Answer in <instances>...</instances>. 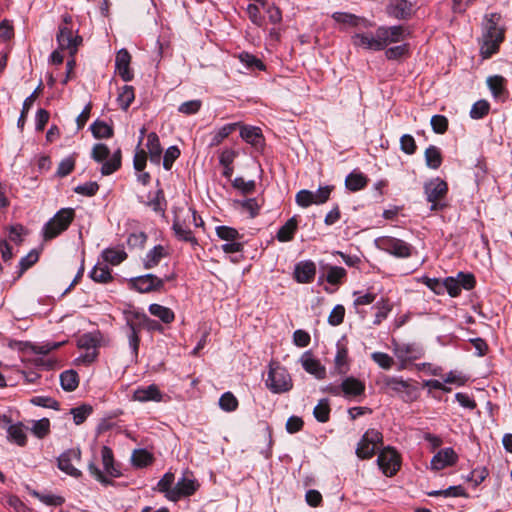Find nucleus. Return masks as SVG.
I'll return each instance as SVG.
<instances>
[{"label": "nucleus", "mask_w": 512, "mask_h": 512, "mask_svg": "<svg viewBox=\"0 0 512 512\" xmlns=\"http://www.w3.org/2000/svg\"><path fill=\"white\" fill-rule=\"evenodd\" d=\"M400 147L401 150L408 155L414 154L417 149L415 140L410 134H404L401 136Z\"/></svg>", "instance_id": "obj_60"}, {"label": "nucleus", "mask_w": 512, "mask_h": 512, "mask_svg": "<svg viewBox=\"0 0 512 512\" xmlns=\"http://www.w3.org/2000/svg\"><path fill=\"white\" fill-rule=\"evenodd\" d=\"M504 78L499 75L490 76L487 84L494 97H498L503 91Z\"/></svg>", "instance_id": "obj_58"}, {"label": "nucleus", "mask_w": 512, "mask_h": 512, "mask_svg": "<svg viewBox=\"0 0 512 512\" xmlns=\"http://www.w3.org/2000/svg\"><path fill=\"white\" fill-rule=\"evenodd\" d=\"M174 474L167 472L157 483V491L163 493L170 500V494L174 492Z\"/></svg>", "instance_id": "obj_40"}, {"label": "nucleus", "mask_w": 512, "mask_h": 512, "mask_svg": "<svg viewBox=\"0 0 512 512\" xmlns=\"http://www.w3.org/2000/svg\"><path fill=\"white\" fill-rule=\"evenodd\" d=\"M146 147L153 163L159 164L162 156V147L158 135L151 132L147 135Z\"/></svg>", "instance_id": "obj_29"}, {"label": "nucleus", "mask_w": 512, "mask_h": 512, "mask_svg": "<svg viewBox=\"0 0 512 512\" xmlns=\"http://www.w3.org/2000/svg\"><path fill=\"white\" fill-rule=\"evenodd\" d=\"M172 229L178 240L188 242L194 247L198 245V241L191 230V224L188 223L184 211H180L175 215Z\"/></svg>", "instance_id": "obj_14"}, {"label": "nucleus", "mask_w": 512, "mask_h": 512, "mask_svg": "<svg viewBox=\"0 0 512 512\" xmlns=\"http://www.w3.org/2000/svg\"><path fill=\"white\" fill-rule=\"evenodd\" d=\"M426 165L431 169H438L442 163L441 151L438 147L430 145L425 150Z\"/></svg>", "instance_id": "obj_37"}, {"label": "nucleus", "mask_w": 512, "mask_h": 512, "mask_svg": "<svg viewBox=\"0 0 512 512\" xmlns=\"http://www.w3.org/2000/svg\"><path fill=\"white\" fill-rule=\"evenodd\" d=\"M237 123H229L220 127L212 133L210 146L215 147L220 145L233 131L236 130Z\"/></svg>", "instance_id": "obj_34"}, {"label": "nucleus", "mask_w": 512, "mask_h": 512, "mask_svg": "<svg viewBox=\"0 0 512 512\" xmlns=\"http://www.w3.org/2000/svg\"><path fill=\"white\" fill-rule=\"evenodd\" d=\"M346 276V270L340 266H330L327 271L326 280L328 283L337 285Z\"/></svg>", "instance_id": "obj_50"}, {"label": "nucleus", "mask_w": 512, "mask_h": 512, "mask_svg": "<svg viewBox=\"0 0 512 512\" xmlns=\"http://www.w3.org/2000/svg\"><path fill=\"white\" fill-rule=\"evenodd\" d=\"M447 192V183L439 177L433 178L424 184V194L426 200L431 203V211H438L444 208L445 205L441 203V200L445 198Z\"/></svg>", "instance_id": "obj_9"}, {"label": "nucleus", "mask_w": 512, "mask_h": 512, "mask_svg": "<svg viewBox=\"0 0 512 512\" xmlns=\"http://www.w3.org/2000/svg\"><path fill=\"white\" fill-rule=\"evenodd\" d=\"M131 460L134 466L142 468L151 464L153 457L145 449H137L133 452Z\"/></svg>", "instance_id": "obj_45"}, {"label": "nucleus", "mask_w": 512, "mask_h": 512, "mask_svg": "<svg viewBox=\"0 0 512 512\" xmlns=\"http://www.w3.org/2000/svg\"><path fill=\"white\" fill-rule=\"evenodd\" d=\"M165 256V249L161 245L154 246L145 256L143 260L146 269H152L157 266L161 259Z\"/></svg>", "instance_id": "obj_33"}, {"label": "nucleus", "mask_w": 512, "mask_h": 512, "mask_svg": "<svg viewBox=\"0 0 512 512\" xmlns=\"http://www.w3.org/2000/svg\"><path fill=\"white\" fill-rule=\"evenodd\" d=\"M239 59L249 69H258V70L265 69L263 62L260 59H258L254 55L249 54L247 52L241 53L239 55Z\"/></svg>", "instance_id": "obj_52"}, {"label": "nucleus", "mask_w": 512, "mask_h": 512, "mask_svg": "<svg viewBox=\"0 0 512 512\" xmlns=\"http://www.w3.org/2000/svg\"><path fill=\"white\" fill-rule=\"evenodd\" d=\"M375 245L378 249L397 258H408L412 255V245L395 237H378L375 240Z\"/></svg>", "instance_id": "obj_10"}, {"label": "nucleus", "mask_w": 512, "mask_h": 512, "mask_svg": "<svg viewBox=\"0 0 512 512\" xmlns=\"http://www.w3.org/2000/svg\"><path fill=\"white\" fill-rule=\"evenodd\" d=\"M102 464L105 473L110 477H119L121 472L114 464L113 451L108 446H103L101 449Z\"/></svg>", "instance_id": "obj_28"}, {"label": "nucleus", "mask_w": 512, "mask_h": 512, "mask_svg": "<svg viewBox=\"0 0 512 512\" xmlns=\"http://www.w3.org/2000/svg\"><path fill=\"white\" fill-rule=\"evenodd\" d=\"M368 183V178L363 173L352 172L345 179V186L352 192L363 189Z\"/></svg>", "instance_id": "obj_31"}, {"label": "nucleus", "mask_w": 512, "mask_h": 512, "mask_svg": "<svg viewBox=\"0 0 512 512\" xmlns=\"http://www.w3.org/2000/svg\"><path fill=\"white\" fill-rule=\"evenodd\" d=\"M7 432L8 437L19 446L26 444L27 437L21 425H10Z\"/></svg>", "instance_id": "obj_49"}, {"label": "nucleus", "mask_w": 512, "mask_h": 512, "mask_svg": "<svg viewBox=\"0 0 512 512\" xmlns=\"http://www.w3.org/2000/svg\"><path fill=\"white\" fill-rule=\"evenodd\" d=\"M90 277L98 283H108L112 280L111 270L103 264H96L90 272Z\"/></svg>", "instance_id": "obj_38"}, {"label": "nucleus", "mask_w": 512, "mask_h": 512, "mask_svg": "<svg viewBox=\"0 0 512 512\" xmlns=\"http://www.w3.org/2000/svg\"><path fill=\"white\" fill-rule=\"evenodd\" d=\"M92 134L97 139L110 138L113 135V129L104 121H95L90 127Z\"/></svg>", "instance_id": "obj_43"}, {"label": "nucleus", "mask_w": 512, "mask_h": 512, "mask_svg": "<svg viewBox=\"0 0 512 512\" xmlns=\"http://www.w3.org/2000/svg\"><path fill=\"white\" fill-rule=\"evenodd\" d=\"M149 312L166 324L171 323L175 318L174 312L170 308L156 303L149 306Z\"/></svg>", "instance_id": "obj_35"}, {"label": "nucleus", "mask_w": 512, "mask_h": 512, "mask_svg": "<svg viewBox=\"0 0 512 512\" xmlns=\"http://www.w3.org/2000/svg\"><path fill=\"white\" fill-rule=\"evenodd\" d=\"M432 130L437 134H443L448 129V119L444 115H434L430 120Z\"/></svg>", "instance_id": "obj_55"}, {"label": "nucleus", "mask_w": 512, "mask_h": 512, "mask_svg": "<svg viewBox=\"0 0 512 512\" xmlns=\"http://www.w3.org/2000/svg\"><path fill=\"white\" fill-rule=\"evenodd\" d=\"M382 444V433L374 428L368 429L357 445L356 455L360 459H370Z\"/></svg>", "instance_id": "obj_11"}, {"label": "nucleus", "mask_w": 512, "mask_h": 512, "mask_svg": "<svg viewBox=\"0 0 512 512\" xmlns=\"http://www.w3.org/2000/svg\"><path fill=\"white\" fill-rule=\"evenodd\" d=\"M458 456L453 448H444L438 451L431 459L430 465L433 470H441L456 464Z\"/></svg>", "instance_id": "obj_20"}, {"label": "nucleus", "mask_w": 512, "mask_h": 512, "mask_svg": "<svg viewBox=\"0 0 512 512\" xmlns=\"http://www.w3.org/2000/svg\"><path fill=\"white\" fill-rule=\"evenodd\" d=\"M341 391L345 397L361 396L365 392V384L354 377H347L341 383Z\"/></svg>", "instance_id": "obj_26"}, {"label": "nucleus", "mask_w": 512, "mask_h": 512, "mask_svg": "<svg viewBox=\"0 0 512 512\" xmlns=\"http://www.w3.org/2000/svg\"><path fill=\"white\" fill-rule=\"evenodd\" d=\"M333 186L326 185L323 187H319L317 191L313 192L314 204L320 205L325 203L329 197L331 192L333 191Z\"/></svg>", "instance_id": "obj_61"}, {"label": "nucleus", "mask_w": 512, "mask_h": 512, "mask_svg": "<svg viewBox=\"0 0 512 512\" xmlns=\"http://www.w3.org/2000/svg\"><path fill=\"white\" fill-rule=\"evenodd\" d=\"M379 383L386 393L397 395L404 402H413L418 398V388L413 385L411 380H404L398 376L383 375Z\"/></svg>", "instance_id": "obj_2"}, {"label": "nucleus", "mask_w": 512, "mask_h": 512, "mask_svg": "<svg viewBox=\"0 0 512 512\" xmlns=\"http://www.w3.org/2000/svg\"><path fill=\"white\" fill-rule=\"evenodd\" d=\"M219 406L222 410L232 412L238 407V400L231 392H225L219 399Z\"/></svg>", "instance_id": "obj_51"}, {"label": "nucleus", "mask_w": 512, "mask_h": 512, "mask_svg": "<svg viewBox=\"0 0 512 512\" xmlns=\"http://www.w3.org/2000/svg\"><path fill=\"white\" fill-rule=\"evenodd\" d=\"M414 4L408 0L390 2L386 7V13L398 20H407L413 14Z\"/></svg>", "instance_id": "obj_18"}, {"label": "nucleus", "mask_w": 512, "mask_h": 512, "mask_svg": "<svg viewBox=\"0 0 512 512\" xmlns=\"http://www.w3.org/2000/svg\"><path fill=\"white\" fill-rule=\"evenodd\" d=\"M298 222L295 217L290 218L277 232L276 238L280 242L291 241L297 230Z\"/></svg>", "instance_id": "obj_32"}, {"label": "nucleus", "mask_w": 512, "mask_h": 512, "mask_svg": "<svg viewBox=\"0 0 512 512\" xmlns=\"http://www.w3.org/2000/svg\"><path fill=\"white\" fill-rule=\"evenodd\" d=\"M332 17L338 23L346 24L353 27L362 26L364 28H368L372 25L371 22H369L365 18L350 13L335 12L332 15Z\"/></svg>", "instance_id": "obj_27"}, {"label": "nucleus", "mask_w": 512, "mask_h": 512, "mask_svg": "<svg viewBox=\"0 0 512 512\" xmlns=\"http://www.w3.org/2000/svg\"><path fill=\"white\" fill-rule=\"evenodd\" d=\"M371 359L381 368L390 369L394 363L393 358L384 352H373Z\"/></svg>", "instance_id": "obj_54"}, {"label": "nucleus", "mask_w": 512, "mask_h": 512, "mask_svg": "<svg viewBox=\"0 0 512 512\" xmlns=\"http://www.w3.org/2000/svg\"><path fill=\"white\" fill-rule=\"evenodd\" d=\"M313 414L319 422H327L330 416V407L328 400H320L319 403L314 407Z\"/></svg>", "instance_id": "obj_48"}, {"label": "nucleus", "mask_w": 512, "mask_h": 512, "mask_svg": "<svg viewBox=\"0 0 512 512\" xmlns=\"http://www.w3.org/2000/svg\"><path fill=\"white\" fill-rule=\"evenodd\" d=\"M303 369L313 375L316 379L322 380L326 376V369L318 359L313 357L310 351H306L300 358Z\"/></svg>", "instance_id": "obj_19"}, {"label": "nucleus", "mask_w": 512, "mask_h": 512, "mask_svg": "<svg viewBox=\"0 0 512 512\" xmlns=\"http://www.w3.org/2000/svg\"><path fill=\"white\" fill-rule=\"evenodd\" d=\"M91 157L99 163H103L101 174L111 175L121 167V150L118 149L110 156V150L107 145L98 143L94 145Z\"/></svg>", "instance_id": "obj_5"}, {"label": "nucleus", "mask_w": 512, "mask_h": 512, "mask_svg": "<svg viewBox=\"0 0 512 512\" xmlns=\"http://www.w3.org/2000/svg\"><path fill=\"white\" fill-rule=\"evenodd\" d=\"M202 107V101L199 99H194L190 101L183 102L178 107V112L184 115H194L196 114Z\"/></svg>", "instance_id": "obj_53"}, {"label": "nucleus", "mask_w": 512, "mask_h": 512, "mask_svg": "<svg viewBox=\"0 0 512 512\" xmlns=\"http://www.w3.org/2000/svg\"><path fill=\"white\" fill-rule=\"evenodd\" d=\"M134 99V88L130 85L123 86L117 97L118 104L123 110H127Z\"/></svg>", "instance_id": "obj_42"}, {"label": "nucleus", "mask_w": 512, "mask_h": 512, "mask_svg": "<svg viewBox=\"0 0 512 512\" xmlns=\"http://www.w3.org/2000/svg\"><path fill=\"white\" fill-rule=\"evenodd\" d=\"M504 39V31L497 26L492 19H487L483 33V44L481 54L488 58L497 52L500 43Z\"/></svg>", "instance_id": "obj_8"}, {"label": "nucleus", "mask_w": 512, "mask_h": 512, "mask_svg": "<svg viewBox=\"0 0 512 512\" xmlns=\"http://www.w3.org/2000/svg\"><path fill=\"white\" fill-rule=\"evenodd\" d=\"M102 258L111 265H119L127 258V253L123 249L107 248L102 252Z\"/></svg>", "instance_id": "obj_36"}, {"label": "nucleus", "mask_w": 512, "mask_h": 512, "mask_svg": "<svg viewBox=\"0 0 512 512\" xmlns=\"http://www.w3.org/2000/svg\"><path fill=\"white\" fill-rule=\"evenodd\" d=\"M344 315H345V308H344V306L336 305L332 309V311H331V313H330V315L328 317L329 324H331L332 326L340 325L343 322V320H344Z\"/></svg>", "instance_id": "obj_64"}, {"label": "nucleus", "mask_w": 512, "mask_h": 512, "mask_svg": "<svg viewBox=\"0 0 512 512\" xmlns=\"http://www.w3.org/2000/svg\"><path fill=\"white\" fill-rule=\"evenodd\" d=\"M217 236L226 242L234 241V240H240L242 236L240 233L233 227L230 226H217L216 229Z\"/></svg>", "instance_id": "obj_46"}, {"label": "nucleus", "mask_w": 512, "mask_h": 512, "mask_svg": "<svg viewBox=\"0 0 512 512\" xmlns=\"http://www.w3.org/2000/svg\"><path fill=\"white\" fill-rule=\"evenodd\" d=\"M131 55L126 49H121L117 52L115 58V67L118 71L119 76L123 81L128 82L133 78V74L130 71Z\"/></svg>", "instance_id": "obj_24"}, {"label": "nucleus", "mask_w": 512, "mask_h": 512, "mask_svg": "<svg viewBox=\"0 0 512 512\" xmlns=\"http://www.w3.org/2000/svg\"><path fill=\"white\" fill-rule=\"evenodd\" d=\"M132 399L138 402H161L163 399V394L157 385L150 384L148 386L138 387L136 390H134Z\"/></svg>", "instance_id": "obj_21"}, {"label": "nucleus", "mask_w": 512, "mask_h": 512, "mask_svg": "<svg viewBox=\"0 0 512 512\" xmlns=\"http://www.w3.org/2000/svg\"><path fill=\"white\" fill-rule=\"evenodd\" d=\"M198 484L194 479L182 477L174 486V492L170 494V501L176 502L182 497L190 496L195 493Z\"/></svg>", "instance_id": "obj_22"}, {"label": "nucleus", "mask_w": 512, "mask_h": 512, "mask_svg": "<svg viewBox=\"0 0 512 512\" xmlns=\"http://www.w3.org/2000/svg\"><path fill=\"white\" fill-rule=\"evenodd\" d=\"M166 280H169L166 277ZM131 286L140 293H149L152 291H160L165 283V279H161L153 274H146L134 277L130 280Z\"/></svg>", "instance_id": "obj_16"}, {"label": "nucleus", "mask_w": 512, "mask_h": 512, "mask_svg": "<svg viewBox=\"0 0 512 512\" xmlns=\"http://www.w3.org/2000/svg\"><path fill=\"white\" fill-rule=\"evenodd\" d=\"M265 383L267 388L275 394L288 392L293 387V382L288 371L277 364L269 365L268 377Z\"/></svg>", "instance_id": "obj_6"}, {"label": "nucleus", "mask_w": 512, "mask_h": 512, "mask_svg": "<svg viewBox=\"0 0 512 512\" xmlns=\"http://www.w3.org/2000/svg\"><path fill=\"white\" fill-rule=\"evenodd\" d=\"M180 156V150L177 146H170L163 157V167L165 170H170L174 161Z\"/></svg>", "instance_id": "obj_56"}, {"label": "nucleus", "mask_w": 512, "mask_h": 512, "mask_svg": "<svg viewBox=\"0 0 512 512\" xmlns=\"http://www.w3.org/2000/svg\"><path fill=\"white\" fill-rule=\"evenodd\" d=\"M61 387L65 391H74L79 384L78 374L73 370H67L60 375Z\"/></svg>", "instance_id": "obj_39"}, {"label": "nucleus", "mask_w": 512, "mask_h": 512, "mask_svg": "<svg viewBox=\"0 0 512 512\" xmlns=\"http://www.w3.org/2000/svg\"><path fill=\"white\" fill-rule=\"evenodd\" d=\"M246 12L248 14L249 19L251 20V22L254 25H256L258 27H262L263 26L264 19H263V17L260 14V9H259L258 5H256V4H249L247 6V8H246Z\"/></svg>", "instance_id": "obj_59"}, {"label": "nucleus", "mask_w": 512, "mask_h": 512, "mask_svg": "<svg viewBox=\"0 0 512 512\" xmlns=\"http://www.w3.org/2000/svg\"><path fill=\"white\" fill-rule=\"evenodd\" d=\"M313 197L312 191L303 189L296 194L295 201L300 207L306 208L314 204L315 200Z\"/></svg>", "instance_id": "obj_57"}, {"label": "nucleus", "mask_w": 512, "mask_h": 512, "mask_svg": "<svg viewBox=\"0 0 512 512\" xmlns=\"http://www.w3.org/2000/svg\"><path fill=\"white\" fill-rule=\"evenodd\" d=\"M350 370V360L348 357V349L341 344H337V352L334 358V368L332 374L346 375Z\"/></svg>", "instance_id": "obj_25"}, {"label": "nucleus", "mask_w": 512, "mask_h": 512, "mask_svg": "<svg viewBox=\"0 0 512 512\" xmlns=\"http://www.w3.org/2000/svg\"><path fill=\"white\" fill-rule=\"evenodd\" d=\"M377 463L386 476H393L400 468V460L397 452L391 447L382 449L378 455Z\"/></svg>", "instance_id": "obj_15"}, {"label": "nucleus", "mask_w": 512, "mask_h": 512, "mask_svg": "<svg viewBox=\"0 0 512 512\" xmlns=\"http://www.w3.org/2000/svg\"><path fill=\"white\" fill-rule=\"evenodd\" d=\"M374 308L377 310L375 314L374 324L379 325L383 320H385L392 309V305L388 300L382 298L380 301H377Z\"/></svg>", "instance_id": "obj_44"}, {"label": "nucleus", "mask_w": 512, "mask_h": 512, "mask_svg": "<svg viewBox=\"0 0 512 512\" xmlns=\"http://www.w3.org/2000/svg\"><path fill=\"white\" fill-rule=\"evenodd\" d=\"M393 352L400 362L399 370H403L407 365L423 357L424 349L418 343H397L393 342Z\"/></svg>", "instance_id": "obj_12"}, {"label": "nucleus", "mask_w": 512, "mask_h": 512, "mask_svg": "<svg viewBox=\"0 0 512 512\" xmlns=\"http://www.w3.org/2000/svg\"><path fill=\"white\" fill-rule=\"evenodd\" d=\"M422 282L431 289L435 294L442 295L444 294V279L440 280L437 278H429L424 276L422 278Z\"/></svg>", "instance_id": "obj_62"}, {"label": "nucleus", "mask_w": 512, "mask_h": 512, "mask_svg": "<svg viewBox=\"0 0 512 512\" xmlns=\"http://www.w3.org/2000/svg\"><path fill=\"white\" fill-rule=\"evenodd\" d=\"M80 450L70 449L63 452L57 459L58 468L66 474L78 478L81 476V471L72 465V461L80 460Z\"/></svg>", "instance_id": "obj_17"}, {"label": "nucleus", "mask_w": 512, "mask_h": 512, "mask_svg": "<svg viewBox=\"0 0 512 512\" xmlns=\"http://www.w3.org/2000/svg\"><path fill=\"white\" fill-rule=\"evenodd\" d=\"M92 413V407L87 404L72 408L70 414L73 416V421L76 425H81Z\"/></svg>", "instance_id": "obj_47"}, {"label": "nucleus", "mask_w": 512, "mask_h": 512, "mask_svg": "<svg viewBox=\"0 0 512 512\" xmlns=\"http://www.w3.org/2000/svg\"><path fill=\"white\" fill-rule=\"evenodd\" d=\"M409 31L402 25L379 26L374 33H356L352 37L355 46L372 50H384L389 44L404 41Z\"/></svg>", "instance_id": "obj_1"}, {"label": "nucleus", "mask_w": 512, "mask_h": 512, "mask_svg": "<svg viewBox=\"0 0 512 512\" xmlns=\"http://www.w3.org/2000/svg\"><path fill=\"white\" fill-rule=\"evenodd\" d=\"M74 216L75 212L72 208L59 210L43 227L45 240H51L67 230Z\"/></svg>", "instance_id": "obj_7"}, {"label": "nucleus", "mask_w": 512, "mask_h": 512, "mask_svg": "<svg viewBox=\"0 0 512 512\" xmlns=\"http://www.w3.org/2000/svg\"><path fill=\"white\" fill-rule=\"evenodd\" d=\"M49 430L50 422L47 418L36 421L32 427L33 433L39 438L45 437L49 433Z\"/></svg>", "instance_id": "obj_63"}, {"label": "nucleus", "mask_w": 512, "mask_h": 512, "mask_svg": "<svg viewBox=\"0 0 512 512\" xmlns=\"http://www.w3.org/2000/svg\"><path fill=\"white\" fill-rule=\"evenodd\" d=\"M240 136L244 141L255 147L261 146L264 141L261 129L254 126H243Z\"/></svg>", "instance_id": "obj_30"}, {"label": "nucleus", "mask_w": 512, "mask_h": 512, "mask_svg": "<svg viewBox=\"0 0 512 512\" xmlns=\"http://www.w3.org/2000/svg\"><path fill=\"white\" fill-rule=\"evenodd\" d=\"M490 111V103L485 100L481 99L476 101L469 112V116L474 120H479L484 118Z\"/></svg>", "instance_id": "obj_41"}, {"label": "nucleus", "mask_w": 512, "mask_h": 512, "mask_svg": "<svg viewBox=\"0 0 512 512\" xmlns=\"http://www.w3.org/2000/svg\"><path fill=\"white\" fill-rule=\"evenodd\" d=\"M476 280L473 274L459 272L456 277H446L444 279V292L446 291L451 297L460 295L461 290H471L474 288Z\"/></svg>", "instance_id": "obj_13"}, {"label": "nucleus", "mask_w": 512, "mask_h": 512, "mask_svg": "<svg viewBox=\"0 0 512 512\" xmlns=\"http://www.w3.org/2000/svg\"><path fill=\"white\" fill-rule=\"evenodd\" d=\"M56 39L61 49L69 50L71 56L75 55L82 43V37L78 35V30L74 29L71 15H63Z\"/></svg>", "instance_id": "obj_3"}, {"label": "nucleus", "mask_w": 512, "mask_h": 512, "mask_svg": "<svg viewBox=\"0 0 512 512\" xmlns=\"http://www.w3.org/2000/svg\"><path fill=\"white\" fill-rule=\"evenodd\" d=\"M316 275V265L312 261H301L295 265L294 278L298 283H311Z\"/></svg>", "instance_id": "obj_23"}, {"label": "nucleus", "mask_w": 512, "mask_h": 512, "mask_svg": "<svg viewBox=\"0 0 512 512\" xmlns=\"http://www.w3.org/2000/svg\"><path fill=\"white\" fill-rule=\"evenodd\" d=\"M126 336L128 338V344L131 349L132 357L136 360L139 352V332L141 328L149 321L146 314L137 311L125 312Z\"/></svg>", "instance_id": "obj_4"}]
</instances>
